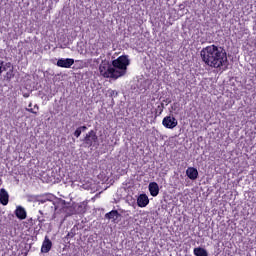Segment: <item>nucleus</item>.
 <instances>
[{
  "label": "nucleus",
  "mask_w": 256,
  "mask_h": 256,
  "mask_svg": "<svg viewBox=\"0 0 256 256\" xmlns=\"http://www.w3.org/2000/svg\"><path fill=\"white\" fill-rule=\"evenodd\" d=\"M167 2L171 1V0H166Z\"/></svg>",
  "instance_id": "27"
},
{
  "label": "nucleus",
  "mask_w": 256,
  "mask_h": 256,
  "mask_svg": "<svg viewBox=\"0 0 256 256\" xmlns=\"http://www.w3.org/2000/svg\"><path fill=\"white\" fill-rule=\"evenodd\" d=\"M82 141L86 147H93V143H99L97 132H95V130H90L88 133H86Z\"/></svg>",
  "instance_id": "4"
},
{
  "label": "nucleus",
  "mask_w": 256,
  "mask_h": 256,
  "mask_svg": "<svg viewBox=\"0 0 256 256\" xmlns=\"http://www.w3.org/2000/svg\"><path fill=\"white\" fill-rule=\"evenodd\" d=\"M75 212L78 215H83L87 213V201L80 202L79 204L74 205Z\"/></svg>",
  "instance_id": "10"
},
{
  "label": "nucleus",
  "mask_w": 256,
  "mask_h": 256,
  "mask_svg": "<svg viewBox=\"0 0 256 256\" xmlns=\"http://www.w3.org/2000/svg\"><path fill=\"white\" fill-rule=\"evenodd\" d=\"M131 65V60H129L128 55H121L117 59L112 61V67L116 75V79L120 77H125L127 75V66Z\"/></svg>",
  "instance_id": "2"
},
{
  "label": "nucleus",
  "mask_w": 256,
  "mask_h": 256,
  "mask_svg": "<svg viewBox=\"0 0 256 256\" xmlns=\"http://www.w3.org/2000/svg\"><path fill=\"white\" fill-rule=\"evenodd\" d=\"M148 189L152 197H157V195H159V184H157V182H150Z\"/></svg>",
  "instance_id": "11"
},
{
  "label": "nucleus",
  "mask_w": 256,
  "mask_h": 256,
  "mask_svg": "<svg viewBox=\"0 0 256 256\" xmlns=\"http://www.w3.org/2000/svg\"><path fill=\"white\" fill-rule=\"evenodd\" d=\"M119 217H121V215L117 210H112L105 214V219L112 221V223H119Z\"/></svg>",
  "instance_id": "7"
},
{
  "label": "nucleus",
  "mask_w": 256,
  "mask_h": 256,
  "mask_svg": "<svg viewBox=\"0 0 256 256\" xmlns=\"http://www.w3.org/2000/svg\"><path fill=\"white\" fill-rule=\"evenodd\" d=\"M15 215L17 219H20L23 221L24 219H27V211H25V208L18 206L15 210Z\"/></svg>",
  "instance_id": "12"
},
{
  "label": "nucleus",
  "mask_w": 256,
  "mask_h": 256,
  "mask_svg": "<svg viewBox=\"0 0 256 256\" xmlns=\"http://www.w3.org/2000/svg\"><path fill=\"white\" fill-rule=\"evenodd\" d=\"M57 67H62L63 69H71L75 65V59L73 58H60L56 63Z\"/></svg>",
  "instance_id": "6"
},
{
  "label": "nucleus",
  "mask_w": 256,
  "mask_h": 256,
  "mask_svg": "<svg viewBox=\"0 0 256 256\" xmlns=\"http://www.w3.org/2000/svg\"><path fill=\"white\" fill-rule=\"evenodd\" d=\"M117 95V92H115V90H111V93H110V95Z\"/></svg>",
  "instance_id": "22"
},
{
  "label": "nucleus",
  "mask_w": 256,
  "mask_h": 256,
  "mask_svg": "<svg viewBox=\"0 0 256 256\" xmlns=\"http://www.w3.org/2000/svg\"><path fill=\"white\" fill-rule=\"evenodd\" d=\"M11 68V62L5 63L4 61L0 62V75L3 71H7V69Z\"/></svg>",
  "instance_id": "17"
},
{
  "label": "nucleus",
  "mask_w": 256,
  "mask_h": 256,
  "mask_svg": "<svg viewBox=\"0 0 256 256\" xmlns=\"http://www.w3.org/2000/svg\"><path fill=\"white\" fill-rule=\"evenodd\" d=\"M179 107H180L179 102H174V103L171 105V109H172L173 111L179 110Z\"/></svg>",
  "instance_id": "20"
},
{
  "label": "nucleus",
  "mask_w": 256,
  "mask_h": 256,
  "mask_svg": "<svg viewBox=\"0 0 256 256\" xmlns=\"http://www.w3.org/2000/svg\"><path fill=\"white\" fill-rule=\"evenodd\" d=\"M178 124L177 119L173 116H165L162 120V125L166 129H175Z\"/></svg>",
  "instance_id": "5"
},
{
  "label": "nucleus",
  "mask_w": 256,
  "mask_h": 256,
  "mask_svg": "<svg viewBox=\"0 0 256 256\" xmlns=\"http://www.w3.org/2000/svg\"><path fill=\"white\" fill-rule=\"evenodd\" d=\"M52 247L53 242H51L49 238L46 237L41 247V253H49Z\"/></svg>",
  "instance_id": "13"
},
{
  "label": "nucleus",
  "mask_w": 256,
  "mask_h": 256,
  "mask_svg": "<svg viewBox=\"0 0 256 256\" xmlns=\"http://www.w3.org/2000/svg\"><path fill=\"white\" fill-rule=\"evenodd\" d=\"M193 253L195 256H209L207 250L201 247L194 248Z\"/></svg>",
  "instance_id": "15"
},
{
  "label": "nucleus",
  "mask_w": 256,
  "mask_h": 256,
  "mask_svg": "<svg viewBox=\"0 0 256 256\" xmlns=\"http://www.w3.org/2000/svg\"><path fill=\"white\" fill-rule=\"evenodd\" d=\"M34 109H37V111H39V105H34Z\"/></svg>",
  "instance_id": "23"
},
{
  "label": "nucleus",
  "mask_w": 256,
  "mask_h": 256,
  "mask_svg": "<svg viewBox=\"0 0 256 256\" xmlns=\"http://www.w3.org/2000/svg\"><path fill=\"white\" fill-rule=\"evenodd\" d=\"M99 72L100 75L105 79H117V76L115 74V68H113V64L109 63V61H101L99 65Z\"/></svg>",
  "instance_id": "3"
},
{
  "label": "nucleus",
  "mask_w": 256,
  "mask_h": 256,
  "mask_svg": "<svg viewBox=\"0 0 256 256\" xmlns=\"http://www.w3.org/2000/svg\"><path fill=\"white\" fill-rule=\"evenodd\" d=\"M15 77V73H13V68H11L8 72H6L4 79L5 81H11Z\"/></svg>",
  "instance_id": "19"
},
{
  "label": "nucleus",
  "mask_w": 256,
  "mask_h": 256,
  "mask_svg": "<svg viewBox=\"0 0 256 256\" xmlns=\"http://www.w3.org/2000/svg\"><path fill=\"white\" fill-rule=\"evenodd\" d=\"M137 205L138 207H147L149 205V197L147 194H140L137 198Z\"/></svg>",
  "instance_id": "9"
},
{
  "label": "nucleus",
  "mask_w": 256,
  "mask_h": 256,
  "mask_svg": "<svg viewBox=\"0 0 256 256\" xmlns=\"http://www.w3.org/2000/svg\"><path fill=\"white\" fill-rule=\"evenodd\" d=\"M26 111H28V113H32L33 115H37L38 112L33 110V108H26Z\"/></svg>",
  "instance_id": "21"
},
{
  "label": "nucleus",
  "mask_w": 256,
  "mask_h": 256,
  "mask_svg": "<svg viewBox=\"0 0 256 256\" xmlns=\"http://www.w3.org/2000/svg\"><path fill=\"white\" fill-rule=\"evenodd\" d=\"M32 105H33V104H32V103H30V104L28 105V107H32Z\"/></svg>",
  "instance_id": "24"
},
{
  "label": "nucleus",
  "mask_w": 256,
  "mask_h": 256,
  "mask_svg": "<svg viewBox=\"0 0 256 256\" xmlns=\"http://www.w3.org/2000/svg\"><path fill=\"white\" fill-rule=\"evenodd\" d=\"M200 57L203 63L208 67H212V69H221V67H225L229 63L225 49L214 44L203 48L200 51Z\"/></svg>",
  "instance_id": "1"
},
{
  "label": "nucleus",
  "mask_w": 256,
  "mask_h": 256,
  "mask_svg": "<svg viewBox=\"0 0 256 256\" xmlns=\"http://www.w3.org/2000/svg\"><path fill=\"white\" fill-rule=\"evenodd\" d=\"M163 109H165V104L160 103L155 110V117H160V115L163 113Z\"/></svg>",
  "instance_id": "18"
},
{
  "label": "nucleus",
  "mask_w": 256,
  "mask_h": 256,
  "mask_svg": "<svg viewBox=\"0 0 256 256\" xmlns=\"http://www.w3.org/2000/svg\"><path fill=\"white\" fill-rule=\"evenodd\" d=\"M0 203L1 205H9V192L5 188L0 189Z\"/></svg>",
  "instance_id": "8"
},
{
  "label": "nucleus",
  "mask_w": 256,
  "mask_h": 256,
  "mask_svg": "<svg viewBox=\"0 0 256 256\" xmlns=\"http://www.w3.org/2000/svg\"><path fill=\"white\" fill-rule=\"evenodd\" d=\"M24 97H28L27 94H25Z\"/></svg>",
  "instance_id": "26"
},
{
  "label": "nucleus",
  "mask_w": 256,
  "mask_h": 256,
  "mask_svg": "<svg viewBox=\"0 0 256 256\" xmlns=\"http://www.w3.org/2000/svg\"><path fill=\"white\" fill-rule=\"evenodd\" d=\"M186 175L189 177L192 181H195L197 177H199V171H197V168L189 167L186 170Z\"/></svg>",
  "instance_id": "14"
},
{
  "label": "nucleus",
  "mask_w": 256,
  "mask_h": 256,
  "mask_svg": "<svg viewBox=\"0 0 256 256\" xmlns=\"http://www.w3.org/2000/svg\"><path fill=\"white\" fill-rule=\"evenodd\" d=\"M76 63H79V60H76Z\"/></svg>",
  "instance_id": "25"
},
{
  "label": "nucleus",
  "mask_w": 256,
  "mask_h": 256,
  "mask_svg": "<svg viewBox=\"0 0 256 256\" xmlns=\"http://www.w3.org/2000/svg\"><path fill=\"white\" fill-rule=\"evenodd\" d=\"M87 129V126H80L78 127L75 131H74V137H76V139H79V137H81V134L83 132H85V130Z\"/></svg>",
  "instance_id": "16"
}]
</instances>
